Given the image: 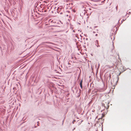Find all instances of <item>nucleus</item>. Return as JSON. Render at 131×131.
Masks as SVG:
<instances>
[{
  "instance_id": "9d476101",
  "label": "nucleus",
  "mask_w": 131,
  "mask_h": 131,
  "mask_svg": "<svg viewBox=\"0 0 131 131\" xmlns=\"http://www.w3.org/2000/svg\"><path fill=\"white\" fill-rule=\"evenodd\" d=\"M97 36V34H96L95 35V36Z\"/></svg>"
},
{
  "instance_id": "0eeeda50",
  "label": "nucleus",
  "mask_w": 131,
  "mask_h": 131,
  "mask_svg": "<svg viewBox=\"0 0 131 131\" xmlns=\"http://www.w3.org/2000/svg\"><path fill=\"white\" fill-rule=\"evenodd\" d=\"M102 105L103 107L104 106L105 107V104L104 103H102Z\"/></svg>"
},
{
  "instance_id": "1a4fd4ad",
  "label": "nucleus",
  "mask_w": 131,
  "mask_h": 131,
  "mask_svg": "<svg viewBox=\"0 0 131 131\" xmlns=\"http://www.w3.org/2000/svg\"><path fill=\"white\" fill-rule=\"evenodd\" d=\"M107 103H108V104L107 105V107L108 108L109 107V106L108 105V102H107Z\"/></svg>"
},
{
  "instance_id": "6e6552de",
  "label": "nucleus",
  "mask_w": 131,
  "mask_h": 131,
  "mask_svg": "<svg viewBox=\"0 0 131 131\" xmlns=\"http://www.w3.org/2000/svg\"><path fill=\"white\" fill-rule=\"evenodd\" d=\"M76 121L75 120H74L72 122V123L73 124L74 123V122Z\"/></svg>"
},
{
  "instance_id": "20e7f679",
  "label": "nucleus",
  "mask_w": 131,
  "mask_h": 131,
  "mask_svg": "<svg viewBox=\"0 0 131 131\" xmlns=\"http://www.w3.org/2000/svg\"><path fill=\"white\" fill-rule=\"evenodd\" d=\"M82 82H83V80L82 79L80 81V87H81V89H82L83 86H82Z\"/></svg>"
},
{
  "instance_id": "2eb2a0df",
  "label": "nucleus",
  "mask_w": 131,
  "mask_h": 131,
  "mask_svg": "<svg viewBox=\"0 0 131 131\" xmlns=\"http://www.w3.org/2000/svg\"><path fill=\"white\" fill-rule=\"evenodd\" d=\"M66 16H68V15H66Z\"/></svg>"
},
{
  "instance_id": "4468645a",
  "label": "nucleus",
  "mask_w": 131,
  "mask_h": 131,
  "mask_svg": "<svg viewBox=\"0 0 131 131\" xmlns=\"http://www.w3.org/2000/svg\"><path fill=\"white\" fill-rule=\"evenodd\" d=\"M120 74H121V73H120L118 75H120Z\"/></svg>"
},
{
  "instance_id": "7ed1b4c3",
  "label": "nucleus",
  "mask_w": 131,
  "mask_h": 131,
  "mask_svg": "<svg viewBox=\"0 0 131 131\" xmlns=\"http://www.w3.org/2000/svg\"><path fill=\"white\" fill-rule=\"evenodd\" d=\"M95 45L97 47H100V46L99 45L98 41L97 40H96L95 41Z\"/></svg>"
},
{
  "instance_id": "f3484780",
  "label": "nucleus",
  "mask_w": 131,
  "mask_h": 131,
  "mask_svg": "<svg viewBox=\"0 0 131 131\" xmlns=\"http://www.w3.org/2000/svg\"><path fill=\"white\" fill-rule=\"evenodd\" d=\"M115 28L116 29V27H115Z\"/></svg>"
},
{
  "instance_id": "dca6fc26",
  "label": "nucleus",
  "mask_w": 131,
  "mask_h": 131,
  "mask_svg": "<svg viewBox=\"0 0 131 131\" xmlns=\"http://www.w3.org/2000/svg\"><path fill=\"white\" fill-rule=\"evenodd\" d=\"M92 112H94V111H93H93H92Z\"/></svg>"
},
{
  "instance_id": "f8f14e48",
  "label": "nucleus",
  "mask_w": 131,
  "mask_h": 131,
  "mask_svg": "<svg viewBox=\"0 0 131 131\" xmlns=\"http://www.w3.org/2000/svg\"><path fill=\"white\" fill-rule=\"evenodd\" d=\"M113 46V49L114 48V46Z\"/></svg>"
},
{
  "instance_id": "f03ea898",
  "label": "nucleus",
  "mask_w": 131,
  "mask_h": 131,
  "mask_svg": "<svg viewBox=\"0 0 131 131\" xmlns=\"http://www.w3.org/2000/svg\"><path fill=\"white\" fill-rule=\"evenodd\" d=\"M26 30L28 32H30L32 30V28L29 25H28L26 28Z\"/></svg>"
},
{
  "instance_id": "a211bd4d",
  "label": "nucleus",
  "mask_w": 131,
  "mask_h": 131,
  "mask_svg": "<svg viewBox=\"0 0 131 131\" xmlns=\"http://www.w3.org/2000/svg\"><path fill=\"white\" fill-rule=\"evenodd\" d=\"M123 21H124V20H123Z\"/></svg>"
},
{
  "instance_id": "9b49d317",
  "label": "nucleus",
  "mask_w": 131,
  "mask_h": 131,
  "mask_svg": "<svg viewBox=\"0 0 131 131\" xmlns=\"http://www.w3.org/2000/svg\"><path fill=\"white\" fill-rule=\"evenodd\" d=\"M93 33H95V32H94V31H93Z\"/></svg>"
},
{
  "instance_id": "423d86ee",
  "label": "nucleus",
  "mask_w": 131,
  "mask_h": 131,
  "mask_svg": "<svg viewBox=\"0 0 131 131\" xmlns=\"http://www.w3.org/2000/svg\"><path fill=\"white\" fill-rule=\"evenodd\" d=\"M83 121H81L80 122H79L78 124V125L79 126L81 123Z\"/></svg>"
},
{
  "instance_id": "39448f33",
  "label": "nucleus",
  "mask_w": 131,
  "mask_h": 131,
  "mask_svg": "<svg viewBox=\"0 0 131 131\" xmlns=\"http://www.w3.org/2000/svg\"><path fill=\"white\" fill-rule=\"evenodd\" d=\"M49 23H54V21L53 20H52L51 19H50L49 21Z\"/></svg>"
},
{
  "instance_id": "f257e3e1",
  "label": "nucleus",
  "mask_w": 131,
  "mask_h": 131,
  "mask_svg": "<svg viewBox=\"0 0 131 131\" xmlns=\"http://www.w3.org/2000/svg\"><path fill=\"white\" fill-rule=\"evenodd\" d=\"M63 9L62 6H60L58 7L57 9V12L60 13V14H63L62 12L63 11Z\"/></svg>"
},
{
  "instance_id": "ddd939ff",
  "label": "nucleus",
  "mask_w": 131,
  "mask_h": 131,
  "mask_svg": "<svg viewBox=\"0 0 131 131\" xmlns=\"http://www.w3.org/2000/svg\"><path fill=\"white\" fill-rule=\"evenodd\" d=\"M75 129V128H74V129L73 130H74Z\"/></svg>"
}]
</instances>
